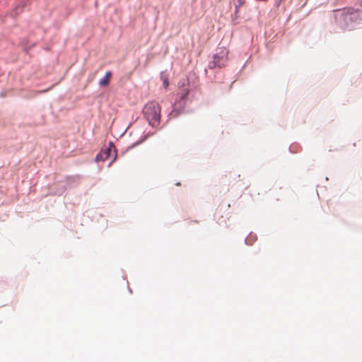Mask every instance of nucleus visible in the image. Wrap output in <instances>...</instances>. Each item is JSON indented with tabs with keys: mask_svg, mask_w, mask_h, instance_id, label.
<instances>
[{
	"mask_svg": "<svg viewBox=\"0 0 362 362\" xmlns=\"http://www.w3.org/2000/svg\"><path fill=\"white\" fill-rule=\"evenodd\" d=\"M143 113L152 127H158L160 121V106L156 101L146 103L143 109Z\"/></svg>",
	"mask_w": 362,
	"mask_h": 362,
	"instance_id": "f257e3e1",
	"label": "nucleus"
},
{
	"mask_svg": "<svg viewBox=\"0 0 362 362\" xmlns=\"http://www.w3.org/2000/svg\"><path fill=\"white\" fill-rule=\"evenodd\" d=\"M339 12L336 18L340 21H342L345 26H348L349 22L356 21L359 18L358 11L352 8H344Z\"/></svg>",
	"mask_w": 362,
	"mask_h": 362,
	"instance_id": "f03ea898",
	"label": "nucleus"
},
{
	"mask_svg": "<svg viewBox=\"0 0 362 362\" xmlns=\"http://www.w3.org/2000/svg\"><path fill=\"white\" fill-rule=\"evenodd\" d=\"M110 157L113 158V160L116 158V149L112 143L110 144L108 147L101 149L100 152L97 155L95 160L97 162L105 161Z\"/></svg>",
	"mask_w": 362,
	"mask_h": 362,
	"instance_id": "7ed1b4c3",
	"label": "nucleus"
},
{
	"mask_svg": "<svg viewBox=\"0 0 362 362\" xmlns=\"http://www.w3.org/2000/svg\"><path fill=\"white\" fill-rule=\"evenodd\" d=\"M111 76H112L111 71L106 72L104 78H103L100 80L99 85L103 87H105V86H108Z\"/></svg>",
	"mask_w": 362,
	"mask_h": 362,
	"instance_id": "20e7f679",
	"label": "nucleus"
},
{
	"mask_svg": "<svg viewBox=\"0 0 362 362\" xmlns=\"http://www.w3.org/2000/svg\"><path fill=\"white\" fill-rule=\"evenodd\" d=\"M160 79L163 81V84L165 88H167L169 86L168 76L165 72L160 74Z\"/></svg>",
	"mask_w": 362,
	"mask_h": 362,
	"instance_id": "39448f33",
	"label": "nucleus"
},
{
	"mask_svg": "<svg viewBox=\"0 0 362 362\" xmlns=\"http://www.w3.org/2000/svg\"><path fill=\"white\" fill-rule=\"evenodd\" d=\"M214 64H215L214 66L221 67L222 66H224V63L221 62L219 61V57H218L217 54L214 55Z\"/></svg>",
	"mask_w": 362,
	"mask_h": 362,
	"instance_id": "423d86ee",
	"label": "nucleus"
},
{
	"mask_svg": "<svg viewBox=\"0 0 362 362\" xmlns=\"http://www.w3.org/2000/svg\"><path fill=\"white\" fill-rule=\"evenodd\" d=\"M187 94H188V90L187 89L182 90V92L180 93V98L182 100L185 99V98L187 97Z\"/></svg>",
	"mask_w": 362,
	"mask_h": 362,
	"instance_id": "0eeeda50",
	"label": "nucleus"
},
{
	"mask_svg": "<svg viewBox=\"0 0 362 362\" xmlns=\"http://www.w3.org/2000/svg\"><path fill=\"white\" fill-rule=\"evenodd\" d=\"M223 222H225V221H221L219 219H218V221H217V223H223Z\"/></svg>",
	"mask_w": 362,
	"mask_h": 362,
	"instance_id": "6e6552de",
	"label": "nucleus"
},
{
	"mask_svg": "<svg viewBox=\"0 0 362 362\" xmlns=\"http://www.w3.org/2000/svg\"><path fill=\"white\" fill-rule=\"evenodd\" d=\"M282 0H276L278 5L281 2Z\"/></svg>",
	"mask_w": 362,
	"mask_h": 362,
	"instance_id": "1a4fd4ad",
	"label": "nucleus"
},
{
	"mask_svg": "<svg viewBox=\"0 0 362 362\" xmlns=\"http://www.w3.org/2000/svg\"><path fill=\"white\" fill-rule=\"evenodd\" d=\"M216 213L218 214H220V211H218V210L216 211Z\"/></svg>",
	"mask_w": 362,
	"mask_h": 362,
	"instance_id": "9d476101",
	"label": "nucleus"
}]
</instances>
